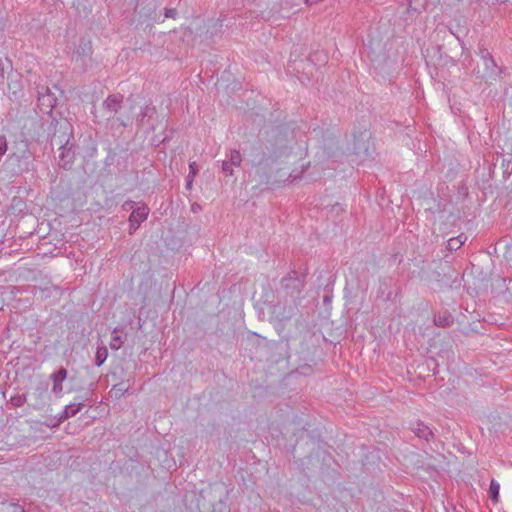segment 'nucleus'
Returning <instances> with one entry per match:
<instances>
[{
	"label": "nucleus",
	"instance_id": "nucleus-10",
	"mask_svg": "<svg viewBox=\"0 0 512 512\" xmlns=\"http://www.w3.org/2000/svg\"><path fill=\"white\" fill-rule=\"evenodd\" d=\"M82 407V403H71L66 405L64 410L59 415V422H63L64 420L75 416L78 412L81 411Z\"/></svg>",
	"mask_w": 512,
	"mask_h": 512
},
{
	"label": "nucleus",
	"instance_id": "nucleus-19",
	"mask_svg": "<svg viewBox=\"0 0 512 512\" xmlns=\"http://www.w3.org/2000/svg\"><path fill=\"white\" fill-rule=\"evenodd\" d=\"M228 161L234 166L238 167L240 166L242 162V156L238 150H232L229 154Z\"/></svg>",
	"mask_w": 512,
	"mask_h": 512
},
{
	"label": "nucleus",
	"instance_id": "nucleus-1",
	"mask_svg": "<svg viewBox=\"0 0 512 512\" xmlns=\"http://www.w3.org/2000/svg\"><path fill=\"white\" fill-rule=\"evenodd\" d=\"M38 108L42 113L49 114L56 105L57 97L51 89L44 85H37Z\"/></svg>",
	"mask_w": 512,
	"mask_h": 512
},
{
	"label": "nucleus",
	"instance_id": "nucleus-18",
	"mask_svg": "<svg viewBox=\"0 0 512 512\" xmlns=\"http://www.w3.org/2000/svg\"><path fill=\"white\" fill-rule=\"evenodd\" d=\"M122 345H123V340H122L121 336L118 334V330L114 329V331L112 332V337H111V341H110V348L113 350H118L121 348Z\"/></svg>",
	"mask_w": 512,
	"mask_h": 512
},
{
	"label": "nucleus",
	"instance_id": "nucleus-20",
	"mask_svg": "<svg viewBox=\"0 0 512 512\" xmlns=\"http://www.w3.org/2000/svg\"><path fill=\"white\" fill-rule=\"evenodd\" d=\"M22 146H23V149L21 150V153L20 154H17L15 152H13L9 157L12 159V158H16L17 160H20L22 158H27L26 156V152L28 150V144L27 142H24L22 141L21 142Z\"/></svg>",
	"mask_w": 512,
	"mask_h": 512
},
{
	"label": "nucleus",
	"instance_id": "nucleus-14",
	"mask_svg": "<svg viewBox=\"0 0 512 512\" xmlns=\"http://www.w3.org/2000/svg\"><path fill=\"white\" fill-rule=\"evenodd\" d=\"M143 4H144V0H138L136 7H135V11L138 12L140 15H144L145 17H151L156 9L155 4L152 2L149 3L148 8L145 12L142 11L143 9H145L144 7H142Z\"/></svg>",
	"mask_w": 512,
	"mask_h": 512
},
{
	"label": "nucleus",
	"instance_id": "nucleus-24",
	"mask_svg": "<svg viewBox=\"0 0 512 512\" xmlns=\"http://www.w3.org/2000/svg\"><path fill=\"white\" fill-rule=\"evenodd\" d=\"M232 167H233V165L228 160L222 162V170L226 174L232 175V173H233Z\"/></svg>",
	"mask_w": 512,
	"mask_h": 512
},
{
	"label": "nucleus",
	"instance_id": "nucleus-21",
	"mask_svg": "<svg viewBox=\"0 0 512 512\" xmlns=\"http://www.w3.org/2000/svg\"><path fill=\"white\" fill-rule=\"evenodd\" d=\"M26 402V396L24 394L22 395H16L14 397L11 398V403L15 406V407H21L22 405H24Z\"/></svg>",
	"mask_w": 512,
	"mask_h": 512
},
{
	"label": "nucleus",
	"instance_id": "nucleus-15",
	"mask_svg": "<svg viewBox=\"0 0 512 512\" xmlns=\"http://www.w3.org/2000/svg\"><path fill=\"white\" fill-rule=\"evenodd\" d=\"M108 357V350L106 346H100L97 348L96 355H95V365L101 366Z\"/></svg>",
	"mask_w": 512,
	"mask_h": 512
},
{
	"label": "nucleus",
	"instance_id": "nucleus-28",
	"mask_svg": "<svg viewBox=\"0 0 512 512\" xmlns=\"http://www.w3.org/2000/svg\"><path fill=\"white\" fill-rule=\"evenodd\" d=\"M139 225L140 224L129 222L130 233L132 234L133 232H135L138 229Z\"/></svg>",
	"mask_w": 512,
	"mask_h": 512
},
{
	"label": "nucleus",
	"instance_id": "nucleus-30",
	"mask_svg": "<svg viewBox=\"0 0 512 512\" xmlns=\"http://www.w3.org/2000/svg\"><path fill=\"white\" fill-rule=\"evenodd\" d=\"M84 46H85V47H83V48L81 49V52H83V53H84L86 48H87L88 50H90V47H87V46H88V44H87V43H85V44H84Z\"/></svg>",
	"mask_w": 512,
	"mask_h": 512
},
{
	"label": "nucleus",
	"instance_id": "nucleus-6",
	"mask_svg": "<svg viewBox=\"0 0 512 512\" xmlns=\"http://www.w3.org/2000/svg\"><path fill=\"white\" fill-rule=\"evenodd\" d=\"M68 371L66 368L61 367L58 371L50 375V379L53 382L52 393L60 398L63 395V382L66 380Z\"/></svg>",
	"mask_w": 512,
	"mask_h": 512
},
{
	"label": "nucleus",
	"instance_id": "nucleus-12",
	"mask_svg": "<svg viewBox=\"0 0 512 512\" xmlns=\"http://www.w3.org/2000/svg\"><path fill=\"white\" fill-rule=\"evenodd\" d=\"M129 388H130V385H129L127 382L122 381V382H120V383H118V384H115V385L111 388V390H110L109 394H110V396H111L112 398H114V399H117V400H118V399H120L121 397H123V396L125 395V393H126V392H128Z\"/></svg>",
	"mask_w": 512,
	"mask_h": 512
},
{
	"label": "nucleus",
	"instance_id": "nucleus-27",
	"mask_svg": "<svg viewBox=\"0 0 512 512\" xmlns=\"http://www.w3.org/2000/svg\"><path fill=\"white\" fill-rule=\"evenodd\" d=\"M165 17L175 19L177 17V11L175 8H166Z\"/></svg>",
	"mask_w": 512,
	"mask_h": 512
},
{
	"label": "nucleus",
	"instance_id": "nucleus-7",
	"mask_svg": "<svg viewBox=\"0 0 512 512\" xmlns=\"http://www.w3.org/2000/svg\"><path fill=\"white\" fill-rule=\"evenodd\" d=\"M370 139V133L364 131L360 134V138H354V152L356 154L368 152V141Z\"/></svg>",
	"mask_w": 512,
	"mask_h": 512
},
{
	"label": "nucleus",
	"instance_id": "nucleus-31",
	"mask_svg": "<svg viewBox=\"0 0 512 512\" xmlns=\"http://www.w3.org/2000/svg\"><path fill=\"white\" fill-rule=\"evenodd\" d=\"M292 177H293V179H295V178H296V177H295V176H293L292 174H289V178H292Z\"/></svg>",
	"mask_w": 512,
	"mask_h": 512
},
{
	"label": "nucleus",
	"instance_id": "nucleus-9",
	"mask_svg": "<svg viewBox=\"0 0 512 512\" xmlns=\"http://www.w3.org/2000/svg\"><path fill=\"white\" fill-rule=\"evenodd\" d=\"M412 430L419 438H422L426 441L433 437L432 430L421 421H416L413 423Z\"/></svg>",
	"mask_w": 512,
	"mask_h": 512
},
{
	"label": "nucleus",
	"instance_id": "nucleus-23",
	"mask_svg": "<svg viewBox=\"0 0 512 512\" xmlns=\"http://www.w3.org/2000/svg\"><path fill=\"white\" fill-rule=\"evenodd\" d=\"M451 322L452 320L450 316L444 318L439 317L438 319H435V323L441 327L448 326Z\"/></svg>",
	"mask_w": 512,
	"mask_h": 512
},
{
	"label": "nucleus",
	"instance_id": "nucleus-16",
	"mask_svg": "<svg viewBox=\"0 0 512 512\" xmlns=\"http://www.w3.org/2000/svg\"><path fill=\"white\" fill-rule=\"evenodd\" d=\"M499 491H500V485L497 481L494 479L491 480L490 486H489V497L494 502L497 503L499 500Z\"/></svg>",
	"mask_w": 512,
	"mask_h": 512
},
{
	"label": "nucleus",
	"instance_id": "nucleus-3",
	"mask_svg": "<svg viewBox=\"0 0 512 512\" xmlns=\"http://www.w3.org/2000/svg\"><path fill=\"white\" fill-rule=\"evenodd\" d=\"M123 96L121 94L109 95L103 102L102 108L105 112L106 119L110 120L120 111L122 108Z\"/></svg>",
	"mask_w": 512,
	"mask_h": 512
},
{
	"label": "nucleus",
	"instance_id": "nucleus-2",
	"mask_svg": "<svg viewBox=\"0 0 512 512\" xmlns=\"http://www.w3.org/2000/svg\"><path fill=\"white\" fill-rule=\"evenodd\" d=\"M281 285L282 288L291 295L294 293H300L304 288V277H300L296 271H292L288 274V276L282 279Z\"/></svg>",
	"mask_w": 512,
	"mask_h": 512
},
{
	"label": "nucleus",
	"instance_id": "nucleus-26",
	"mask_svg": "<svg viewBox=\"0 0 512 512\" xmlns=\"http://www.w3.org/2000/svg\"><path fill=\"white\" fill-rule=\"evenodd\" d=\"M135 205H136V203H135L134 201H132V200H127V201H125V202H124V204L122 205V209H123L124 211H130V210H132V211H133L134 209H136V208H135Z\"/></svg>",
	"mask_w": 512,
	"mask_h": 512
},
{
	"label": "nucleus",
	"instance_id": "nucleus-17",
	"mask_svg": "<svg viewBox=\"0 0 512 512\" xmlns=\"http://www.w3.org/2000/svg\"><path fill=\"white\" fill-rule=\"evenodd\" d=\"M198 173V166L196 162H190L189 164V174L186 179V188L191 189L192 182L196 174Z\"/></svg>",
	"mask_w": 512,
	"mask_h": 512
},
{
	"label": "nucleus",
	"instance_id": "nucleus-22",
	"mask_svg": "<svg viewBox=\"0 0 512 512\" xmlns=\"http://www.w3.org/2000/svg\"><path fill=\"white\" fill-rule=\"evenodd\" d=\"M154 113H155V108H154V107L145 106V107L142 109L141 113H140L141 121H142L145 117H151Z\"/></svg>",
	"mask_w": 512,
	"mask_h": 512
},
{
	"label": "nucleus",
	"instance_id": "nucleus-4",
	"mask_svg": "<svg viewBox=\"0 0 512 512\" xmlns=\"http://www.w3.org/2000/svg\"><path fill=\"white\" fill-rule=\"evenodd\" d=\"M287 155H288V147L287 146H283L278 150H274L273 153L270 154L268 157H266L264 153H260V151L257 148H254L253 155H252L253 156L252 163L254 166H259L264 163L268 164L269 160L274 161L282 156H287Z\"/></svg>",
	"mask_w": 512,
	"mask_h": 512
},
{
	"label": "nucleus",
	"instance_id": "nucleus-8",
	"mask_svg": "<svg viewBox=\"0 0 512 512\" xmlns=\"http://www.w3.org/2000/svg\"><path fill=\"white\" fill-rule=\"evenodd\" d=\"M149 214V208L146 205L138 206L132 211L129 216V222L141 224L144 222Z\"/></svg>",
	"mask_w": 512,
	"mask_h": 512
},
{
	"label": "nucleus",
	"instance_id": "nucleus-5",
	"mask_svg": "<svg viewBox=\"0 0 512 512\" xmlns=\"http://www.w3.org/2000/svg\"><path fill=\"white\" fill-rule=\"evenodd\" d=\"M480 54L484 64V76L488 78L497 77L500 74V70L492 55L487 49H481Z\"/></svg>",
	"mask_w": 512,
	"mask_h": 512
},
{
	"label": "nucleus",
	"instance_id": "nucleus-13",
	"mask_svg": "<svg viewBox=\"0 0 512 512\" xmlns=\"http://www.w3.org/2000/svg\"><path fill=\"white\" fill-rule=\"evenodd\" d=\"M467 240V236L460 234L457 237L450 238L447 243V248L450 251L458 250Z\"/></svg>",
	"mask_w": 512,
	"mask_h": 512
},
{
	"label": "nucleus",
	"instance_id": "nucleus-25",
	"mask_svg": "<svg viewBox=\"0 0 512 512\" xmlns=\"http://www.w3.org/2000/svg\"><path fill=\"white\" fill-rule=\"evenodd\" d=\"M9 512H25L24 508L17 503L8 504Z\"/></svg>",
	"mask_w": 512,
	"mask_h": 512
},
{
	"label": "nucleus",
	"instance_id": "nucleus-11",
	"mask_svg": "<svg viewBox=\"0 0 512 512\" xmlns=\"http://www.w3.org/2000/svg\"><path fill=\"white\" fill-rule=\"evenodd\" d=\"M60 150V165L63 168L67 169L74 160V152L71 150V148H68L67 146H61Z\"/></svg>",
	"mask_w": 512,
	"mask_h": 512
},
{
	"label": "nucleus",
	"instance_id": "nucleus-29",
	"mask_svg": "<svg viewBox=\"0 0 512 512\" xmlns=\"http://www.w3.org/2000/svg\"><path fill=\"white\" fill-rule=\"evenodd\" d=\"M117 120L120 121L123 126H126V122L122 117H117Z\"/></svg>",
	"mask_w": 512,
	"mask_h": 512
}]
</instances>
